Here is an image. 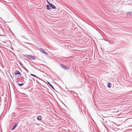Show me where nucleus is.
I'll list each match as a JSON object with an SVG mask.
<instances>
[{"mask_svg":"<svg viewBox=\"0 0 132 132\" xmlns=\"http://www.w3.org/2000/svg\"><path fill=\"white\" fill-rule=\"evenodd\" d=\"M23 55L24 57L29 60L32 59V60H35V57L31 55L23 54Z\"/></svg>","mask_w":132,"mask_h":132,"instance_id":"nucleus-1","label":"nucleus"},{"mask_svg":"<svg viewBox=\"0 0 132 132\" xmlns=\"http://www.w3.org/2000/svg\"><path fill=\"white\" fill-rule=\"evenodd\" d=\"M60 67L65 70H67L69 69V68L62 64H60Z\"/></svg>","mask_w":132,"mask_h":132,"instance_id":"nucleus-2","label":"nucleus"},{"mask_svg":"<svg viewBox=\"0 0 132 132\" xmlns=\"http://www.w3.org/2000/svg\"><path fill=\"white\" fill-rule=\"evenodd\" d=\"M39 50L42 53L45 54H46V55H47L48 54V53L44 51V50L43 48H40Z\"/></svg>","mask_w":132,"mask_h":132,"instance_id":"nucleus-3","label":"nucleus"},{"mask_svg":"<svg viewBox=\"0 0 132 132\" xmlns=\"http://www.w3.org/2000/svg\"><path fill=\"white\" fill-rule=\"evenodd\" d=\"M14 74L15 75H21V74L20 73V72L19 71H18V70H16Z\"/></svg>","mask_w":132,"mask_h":132,"instance_id":"nucleus-4","label":"nucleus"},{"mask_svg":"<svg viewBox=\"0 0 132 132\" xmlns=\"http://www.w3.org/2000/svg\"><path fill=\"white\" fill-rule=\"evenodd\" d=\"M50 6L53 9H55L56 8L55 6L52 3H50Z\"/></svg>","mask_w":132,"mask_h":132,"instance_id":"nucleus-5","label":"nucleus"},{"mask_svg":"<svg viewBox=\"0 0 132 132\" xmlns=\"http://www.w3.org/2000/svg\"><path fill=\"white\" fill-rule=\"evenodd\" d=\"M18 125V123H16L14 125L13 127V128L12 129V130H14L15 128Z\"/></svg>","mask_w":132,"mask_h":132,"instance_id":"nucleus-6","label":"nucleus"},{"mask_svg":"<svg viewBox=\"0 0 132 132\" xmlns=\"http://www.w3.org/2000/svg\"><path fill=\"white\" fill-rule=\"evenodd\" d=\"M47 83L54 90H55L53 86L49 82H47Z\"/></svg>","mask_w":132,"mask_h":132,"instance_id":"nucleus-7","label":"nucleus"},{"mask_svg":"<svg viewBox=\"0 0 132 132\" xmlns=\"http://www.w3.org/2000/svg\"><path fill=\"white\" fill-rule=\"evenodd\" d=\"M42 116H38L37 117V120L40 121L41 120Z\"/></svg>","mask_w":132,"mask_h":132,"instance_id":"nucleus-8","label":"nucleus"},{"mask_svg":"<svg viewBox=\"0 0 132 132\" xmlns=\"http://www.w3.org/2000/svg\"><path fill=\"white\" fill-rule=\"evenodd\" d=\"M46 7H47V10H49L50 9V6L49 5H46Z\"/></svg>","mask_w":132,"mask_h":132,"instance_id":"nucleus-9","label":"nucleus"},{"mask_svg":"<svg viewBox=\"0 0 132 132\" xmlns=\"http://www.w3.org/2000/svg\"><path fill=\"white\" fill-rule=\"evenodd\" d=\"M30 75L32 76H33L37 78H38V79H39V78L37 77V76H36V75H34V74H30Z\"/></svg>","mask_w":132,"mask_h":132,"instance_id":"nucleus-10","label":"nucleus"},{"mask_svg":"<svg viewBox=\"0 0 132 132\" xmlns=\"http://www.w3.org/2000/svg\"><path fill=\"white\" fill-rule=\"evenodd\" d=\"M111 84L109 82L108 84V87L109 88L111 87Z\"/></svg>","mask_w":132,"mask_h":132,"instance_id":"nucleus-11","label":"nucleus"},{"mask_svg":"<svg viewBox=\"0 0 132 132\" xmlns=\"http://www.w3.org/2000/svg\"><path fill=\"white\" fill-rule=\"evenodd\" d=\"M17 83H18V85L19 86H20V87L22 86L24 84V83H22L21 84H20L18 83V82H17Z\"/></svg>","mask_w":132,"mask_h":132,"instance_id":"nucleus-12","label":"nucleus"},{"mask_svg":"<svg viewBox=\"0 0 132 132\" xmlns=\"http://www.w3.org/2000/svg\"><path fill=\"white\" fill-rule=\"evenodd\" d=\"M22 67H23L24 69L27 71V72H29L28 70L26 69V68L24 66Z\"/></svg>","mask_w":132,"mask_h":132,"instance_id":"nucleus-13","label":"nucleus"},{"mask_svg":"<svg viewBox=\"0 0 132 132\" xmlns=\"http://www.w3.org/2000/svg\"><path fill=\"white\" fill-rule=\"evenodd\" d=\"M127 15H129L130 16L131 15V12H127Z\"/></svg>","mask_w":132,"mask_h":132,"instance_id":"nucleus-14","label":"nucleus"},{"mask_svg":"<svg viewBox=\"0 0 132 132\" xmlns=\"http://www.w3.org/2000/svg\"><path fill=\"white\" fill-rule=\"evenodd\" d=\"M19 64L21 65V66L22 67L24 66V65L22 64V63L21 62H19Z\"/></svg>","mask_w":132,"mask_h":132,"instance_id":"nucleus-15","label":"nucleus"},{"mask_svg":"<svg viewBox=\"0 0 132 132\" xmlns=\"http://www.w3.org/2000/svg\"><path fill=\"white\" fill-rule=\"evenodd\" d=\"M119 129H118L117 128H115L114 129V130L115 131H117Z\"/></svg>","mask_w":132,"mask_h":132,"instance_id":"nucleus-16","label":"nucleus"},{"mask_svg":"<svg viewBox=\"0 0 132 132\" xmlns=\"http://www.w3.org/2000/svg\"><path fill=\"white\" fill-rule=\"evenodd\" d=\"M47 1V2L48 3V4L50 5V3H51L49 2L48 1Z\"/></svg>","mask_w":132,"mask_h":132,"instance_id":"nucleus-17","label":"nucleus"},{"mask_svg":"<svg viewBox=\"0 0 132 132\" xmlns=\"http://www.w3.org/2000/svg\"><path fill=\"white\" fill-rule=\"evenodd\" d=\"M6 2L5 1H0V2Z\"/></svg>","mask_w":132,"mask_h":132,"instance_id":"nucleus-18","label":"nucleus"},{"mask_svg":"<svg viewBox=\"0 0 132 132\" xmlns=\"http://www.w3.org/2000/svg\"><path fill=\"white\" fill-rule=\"evenodd\" d=\"M132 127V126L130 125V126H128L127 127Z\"/></svg>","mask_w":132,"mask_h":132,"instance_id":"nucleus-19","label":"nucleus"},{"mask_svg":"<svg viewBox=\"0 0 132 132\" xmlns=\"http://www.w3.org/2000/svg\"><path fill=\"white\" fill-rule=\"evenodd\" d=\"M32 66L34 68H35V69H36V68L34 66H33L32 65Z\"/></svg>","mask_w":132,"mask_h":132,"instance_id":"nucleus-20","label":"nucleus"},{"mask_svg":"<svg viewBox=\"0 0 132 132\" xmlns=\"http://www.w3.org/2000/svg\"><path fill=\"white\" fill-rule=\"evenodd\" d=\"M21 78H23L24 79V78L23 77H21Z\"/></svg>","mask_w":132,"mask_h":132,"instance_id":"nucleus-21","label":"nucleus"},{"mask_svg":"<svg viewBox=\"0 0 132 132\" xmlns=\"http://www.w3.org/2000/svg\"><path fill=\"white\" fill-rule=\"evenodd\" d=\"M23 82H24V83H24V82H24V80H23Z\"/></svg>","mask_w":132,"mask_h":132,"instance_id":"nucleus-22","label":"nucleus"},{"mask_svg":"<svg viewBox=\"0 0 132 132\" xmlns=\"http://www.w3.org/2000/svg\"><path fill=\"white\" fill-rule=\"evenodd\" d=\"M105 117L104 116V118H105V117Z\"/></svg>","mask_w":132,"mask_h":132,"instance_id":"nucleus-23","label":"nucleus"},{"mask_svg":"<svg viewBox=\"0 0 132 132\" xmlns=\"http://www.w3.org/2000/svg\"><path fill=\"white\" fill-rule=\"evenodd\" d=\"M38 84H40L39 83H38Z\"/></svg>","mask_w":132,"mask_h":132,"instance_id":"nucleus-24","label":"nucleus"},{"mask_svg":"<svg viewBox=\"0 0 132 132\" xmlns=\"http://www.w3.org/2000/svg\"><path fill=\"white\" fill-rule=\"evenodd\" d=\"M131 127H129L130 128H131Z\"/></svg>","mask_w":132,"mask_h":132,"instance_id":"nucleus-25","label":"nucleus"}]
</instances>
